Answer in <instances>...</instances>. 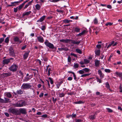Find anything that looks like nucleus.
Returning <instances> with one entry per match:
<instances>
[{
  "mask_svg": "<svg viewBox=\"0 0 122 122\" xmlns=\"http://www.w3.org/2000/svg\"><path fill=\"white\" fill-rule=\"evenodd\" d=\"M24 5L23 3L20 5L18 7V10H20L22 8Z\"/></svg>",
  "mask_w": 122,
  "mask_h": 122,
  "instance_id": "nucleus-33",
  "label": "nucleus"
},
{
  "mask_svg": "<svg viewBox=\"0 0 122 122\" xmlns=\"http://www.w3.org/2000/svg\"><path fill=\"white\" fill-rule=\"evenodd\" d=\"M4 95L9 98H10L12 97V95L10 92L5 93L4 94Z\"/></svg>",
  "mask_w": 122,
  "mask_h": 122,
  "instance_id": "nucleus-16",
  "label": "nucleus"
},
{
  "mask_svg": "<svg viewBox=\"0 0 122 122\" xmlns=\"http://www.w3.org/2000/svg\"><path fill=\"white\" fill-rule=\"evenodd\" d=\"M11 73L8 72V73H4L2 74V75L4 77H7L10 76L11 75Z\"/></svg>",
  "mask_w": 122,
  "mask_h": 122,
  "instance_id": "nucleus-13",
  "label": "nucleus"
},
{
  "mask_svg": "<svg viewBox=\"0 0 122 122\" xmlns=\"http://www.w3.org/2000/svg\"><path fill=\"white\" fill-rule=\"evenodd\" d=\"M22 88L24 89H27L30 88L31 86L30 83H24L22 85Z\"/></svg>",
  "mask_w": 122,
  "mask_h": 122,
  "instance_id": "nucleus-5",
  "label": "nucleus"
},
{
  "mask_svg": "<svg viewBox=\"0 0 122 122\" xmlns=\"http://www.w3.org/2000/svg\"><path fill=\"white\" fill-rule=\"evenodd\" d=\"M96 47L100 49L101 48V46L100 44L97 45L96 46Z\"/></svg>",
  "mask_w": 122,
  "mask_h": 122,
  "instance_id": "nucleus-60",
  "label": "nucleus"
},
{
  "mask_svg": "<svg viewBox=\"0 0 122 122\" xmlns=\"http://www.w3.org/2000/svg\"><path fill=\"white\" fill-rule=\"evenodd\" d=\"M4 99H5L4 101L5 103H10L11 102V100L8 98L5 97L4 98Z\"/></svg>",
  "mask_w": 122,
  "mask_h": 122,
  "instance_id": "nucleus-19",
  "label": "nucleus"
},
{
  "mask_svg": "<svg viewBox=\"0 0 122 122\" xmlns=\"http://www.w3.org/2000/svg\"><path fill=\"white\" fill-rule=\"evenodd\" d=\"M107 7L110 9H111L112 8V6L111 5H108L107 6Z\"/></svg>",
  "mask_w": 122,
  "mask_h": 122,
  "instance_id": "nucleus-64",
  "label": "nucleus"
},
{
  "mask_svg": "<svg viewBox=\"0 0 122 122\" xmlns=\"http://www.w3.org/2000/svg\"><path fill=\"white\" fill-rule=\"evenodd\" d=\"M31 13V11H29L27 12H25L23 13L22 15V17H24L25 16H28L30 15Z\"/></svg>",
  "mask_w": 122,
  "mask_h": 122,
  "instance_id": "nucleus-12",
  "label": "nucleus"
},
{
  "mask_svg": "<svg viewBox=\"0 0 122 122\" xmlns=\"http://www.w3.org/2000/svg\"><path fill=\"white\" fill-rule=\"evenodd\" d=\"M45 16H43L41 17L39 20H37V22H41L43 21L45 19Z\"/></svg>",
  "mask_w": 122,
  "mask_h": 122,
  "instance_id": "nucleus-25",
  "label": "nucleus"
},
{
  "mask_svg": "<svg viewBox=\"0 0 122 122\" xmlns=\"http://www.w3.org/2000/svg\"><path fill=\"white\" fill-rule=\"evenodd\" d=\"M59 97H64L65 95V94L63 93H59Z\"/></svg>",
  "mask_w": 122,
  "mask_h": 122,
  "instance_id": "nucleus-42",
  "label": "nucleus"
},
{
  "mask_svg": "<svg viewBox=\"0 0 122 122\" xmlns=\"http://www.w3.org/2000/svg\"><path fill=\"white\" fill-rule=\"evenodd\" d=\"M41 28L42 30H44L45 29V26L44 25H42Z\"/></svg>",
  "mask_w": 122,
  "mask_h": 122,
  "instance_id": "nucleus-53",
  "label": "nucleus"
},
{
  "mask_svg": "<svg viewBox=\"0 0 122 122\" xmlns=\"http://www.w3.org/2000/svg\"><path fill=\"white\" fill-rule=\"evenodd\" d=\"M5 102L4 100L1 98L0 97V103H5Z\"/></svg>",
  "mask_w": 122,
  "mask_h": 122,
  "instance_id": "nucleus-43",
  "label": "nucleus"
},
{
  "mask_svg": "<svg viewBox=\"0 0 122 122\" xmlns=\"http://www.w3.org/2000/svg\"><path fill=\"white\" fill-rule=\"evenodd\" d=\"M94 23V24H97L98 23V21L96 18H95L93 20Z\"/></svg>",
  "mask_w": 122,
  "mask_h": 122,
  "instance_id": "nucleus-41",
  "label": "nucleus"
},
{
  "mask_svg": "<svg viewBox=\"0 0 122 122\" xmlns=\"http://www.w3.org/2000/svg\"><path fill=\"white\" fill-rule=\"evenodd\" d=\"M49 79L50 81V83L51 84H53V82L51 78V77H49Z\"/></svg>",
  "mask_w": 122,
  "mask_h": 122,
  "instance_id": "nucleus-56",
  "label": "nucleus"
},
{
  "mask_svg": "<svg viewBox=\"0 0 122 122\" xmlns=\"http://www.w3.org/2000/svg\"><path fill=\"white\" fill-rule=\"evenodd\" d=\"M83 70L85 72H87L89 71L90 70L87 68H85L83 69Z\"/></svg>",
  "mask_w": 122,
  "mask_h": 122,
  "instance_id": "nucleus-40",
  "label": "nucleus"
},
{
  "mask_svg": "<svg viewBox=\"0 0 122 122\" xmlns=\"http://www.w3.org/2000/svg\"><path fill=\"white\" fill-rule=\"evenodd\" d=\"M36 62L37 63H39L40 65H41V61L37 59L36 60Z\"/></svg>",
  "mask_w": 122,
  "mask_h": 122,
  "instance_id": "nucleus-50",
  "label": "nucleus"
},
{
  "mask_svg": "<svg viewBox=\"0 0 122 122\" xmlns=\"http://www.w3.org/2000/svg\"><path fill=\"white\" fill-rule=\"evenodd\" d=\"M90 75V74H85L82 75L81 77H85L87 76H88Z\"/></svg>",
  "mask_w": 122,
  "mask_h": 122,
  "instance_id": "nucleus-47",
  "label": "nucleus"
},
{
  "mask_svg": "<svg viewBox=\"0 0 122 122\" xmlns=\"http://www.w3.org/2000/svg\"><path fill=\"white\" fill-rule=\"evenodd\" d=\"M80 29L77 27H75L74 29L75 31L76 32H79L80 31Z\"/></svg>",
  "mask_w": 122,
  "mask_h": 122,
  "instance_id": "nucleus-36",
  "label": "nucleus"
},
{
  "mask_svg": "<svg viewBox=\"0 0 122 122\" xmlns=\"http://www.w3.org/2000/svg\"><path fill=\"white\" fill-rule=\"evenodd\" d=\"M70 55H71L74 56L75 57H77V55L73 53H71Z\"/></svg>",
  "mask_w": 122,
  "mask_h": 122,
  "instance_id": "nucleus-62",
  "label": "nucleus"
},
{
  "mask_svg": "<svg viewBox=\"0 0 122 122\" xmlns=\"http://www.w3.org/2000/svg\"><path fill=\"white\" fill-rule=\"evenodd\" d=\"M33 1V0H32L31 1L29 2L27 4H26L25 6V7H24V9H25L28 7L32 3Z\"/></svg>",
  "mask_w": 122,
  "mask_h": 122,
  "instance_id": "nucleus-18",
  "label": "nucleus"
},
{
  "mask_svg": "<svg viewBox=\"0 0 122 122\" xmlns=\"http://www.w3.org/2000/svg\"><path fill=\"white\" fill-rule=\"evenodd\" d=\"M115 74L116 75L118 76L122 79V73L116 71L115 72Z\"/></svg>",
  "mask_w": 122,
  "mask_h": 122,
  "instance_id": "nucleus-20",
  "label": "nucleus"
},
{
  "mask_svg": "<svg viewBox=\"0 0 122 122\" xmlns=\"http://www.w3.org/2000/svg\"><path fill=\"white\" fill-rule=\"evenodd\" d=\"M82 120L81 119H76L75 120V122H81Z\"/></svg>",
  "mask_w": 122,
  "mask_h": 122,
  "instance_id": "nucleus-58",
  "label": "nucleus"
},
{
  "mask_svg": "<svg viewBox=\"0 0 122 122\" xmlns=\"http://www.w3.org/2000/svg\"><path fill=\"white\" fill-rule=\"evenodd\" d=\"M106 87L107 89H109L110 88V86L108 82H106L105 83Z\"/></svg>",
  "mask_w": 122,
  "mask_h": 122,
  "instance_id": "nucleus-35",
  "label": "nucleus"
},
{
  "mask_svg": "<svg viewBox=\"0 0 122 122\" xmlns=\"http://www.w3.org/2000/svg\"><path fill=\"white\" fill-rule=\"evenodd\" d=\"M12 105L15 107H21L25 106L26 105L25 102L20 101L16 103L13 104Z\"/></svg>",
  "mask_w": 122,
  "mask_h": 122,
  "instance_id": "nucleus-2",
  "label": "nucleus"
},
{
  "mask_svg": "<svg viewBox=\"0 0 122 122\" xmlns=\"http://www.w3.org/2000/svg\"><path fill=\"white\" fill-rule=\"evenodd\" d=\"M114 43V41H113L112 42H110L109 44L108 45L107 47V48H108L110 47L112 45H113Z\"/></svg>",
  "mask_w": 122,
  "mask_h": 122,
  "instance_id": "nucleus-30",
  "label": "nucleus"
},
{
  "mask_svg": "<svg viewBox=\"0 0 122 122\" xmlns=\"http://www.w3.org/2000/svg\"><path fill=\"white\" fill-rule=\"evenodd\" d=\"M100 63V61L98 60H96L95 61V65L96 66H98Z\"/></svg>",
  "mask_w": 122,
  "mask_h": 122,
  "instance_id": "nucleus-21",
  "label": "nucleus"
},
{
  "mask_svg": "<svg viewBox=\"0 0 122 122\" xmlns=\"http://www.w3.org/2000/svg\"><path fill=\"white\" fill-rule=\"evenodd\" d=\"M30 52V51L25 52L23 55V57L24 59H26L28 58L29 53Z\"/></svg>",
  "mask_w": 122,
  "mask_h": 122,
  "instance_id": "nucleus-9",
  "label": "nucleus"
},
{
  "mask_svg": "<svg viewBox=\"0 0 122 122\" xmlns=\"http://www.w3.org/2000/svg\"><path fill=\"white\" fill-rule=\"evenodd\" d=\"M95 54L99 56L100 55V50H97L95 51Z\"/></svg>",
  "mask_w": 122,
  "mask_h": 122,
  "instance_id": "nucleus-31",
  "label": "nucleus"
},
{
  "mask_svg": "<svg viewBox=\"0 0 122 122\" xmlns=\"http://www.w3.org/2000/svg\"><path fill=\"white\" fill-rule=\"evenodd\" d=\"M16 93L17 94L20 95L23 93V91L22 90H19L17 91Z\"/></svg>",
  "mask_w": 122,
  "mask_h": 122,
  "instance_id": "nucleus-26",
  "label": "nucleus"
},
{
  "mask_svg": "<svg viewBox=\"0 0 122 122\" xmlns=\"http://www.w3.org/2000/svg\"><path fill=\"white\" fill-rule=\"evenodd\" d=\"M58 50L60 51H62L63 50H65L66 51H67L69 50V49L68 48H58Z\"/></svg>",
  "mask_w": 122,
  "mask_h": 122,
  "instance_id": "nucleus-24",
  "label": "nucleus"
},
{
  "mask_svg": "<svg viewBox=\"0 0 122 122\" xmlns=\"http://www.w3.org/2000/svg\"><path fill=\"white\" fill-rule=\"evenodd\" d=\"M18 7H17L16 8H14V11L15 12H16L17 11V9Z\"/></svg>",
  "mask_w": 122,
  "mask_h": 122,
  "instance_id": "nucleus-63",
  "label": "nucleus"
},
{
  "mask_svg": "<svg viewBox=\"0 0 122 122\" xmlns=\"http://www.w3.org/2000/svg\"><path fill=\"white\" fill-rule=\"evenodd\" d=\"M104 71L106 72L110 73L111 72V70L109 69H105Z\"/></svg>",
  "mask_w": 122,
  "mask_h": 122,
  "instance_id": "nucleus-48",
  "label": "nucleus"
},
{
  "mask_svg": "<svg viewBox=\"0 0 122 122\" xmlns=\"http://www.w3.org/2000/svg\"><path fill=\"white\" fill-rule=\"evenodd\" d=\"M38 41L41 43H43L44 42V40L42 37L41 36H39L37 37Z\"/></svg>",
  "mask_w": 122,
  "mask_h": 122,
  "instance_id": "nucleus-14",
  "label": "nucleus"
},
{
  "mask_svg": "<svg viewBox=\"0 0 122 122\" xmlns=\"http://www.w3.org/2000/svg\"><path fill=\"white\" fill-rule=\"evenodd\" d=\"M48 42V41L46 40V46L52 49L54 48H55L53 44L50 42Z\"/></svg>",
  "mask_w": 122,
  "mask_h": 122,
  "instance_id": "nucleus-8",
  "label": "nucleus"
},
{
  "mask_svg": "<svg viewBox=\"0 0 122 122\" xmlns=\"http://www.w3.org/2000/svg\"><path fill=\"white\" fill-rule=\"evenodd\" d=\"M95 117L96 116L94 115H92L89 116V118L91 120H93L95 118Z\"/></svg>",
  "mask_w": 122,
  "mask_h": 122,
  "instance_id": "nucleus-28",
  "label": "nucleus"
},
{
  "mask_svg": "<svg viewBox=\"0 0 122 122\" xmlns=\"http://www.w3.org/2000/svg\"><path fill=\"white\" fill-rule=\"evenodd\" d=\"M47 70L48 72L47 75L48 76H49L50 75V73H51L52 72L51 69L50 68H49L48 70Z\"/></svg>",
  "mask_w": 122,
  "mask_h": 122,
  "instance_id": "nucleus-32",
  "label": "nucleus"
},
{
  "mask_svg": "<svg viewBox=\"0 0 122 122\" xmlns=\"http://www.w3.org/2000/svg\"><path fill=\"white\" fill-rule=\"evenodd\" d=\"M57 12H58L61 13V14H63L64 12V11L63 10H57Z\"/></svg>",
  "mask_w": 122,
  "mask_h": 122,
  "instance_id": "nucleus-55",
  "label": "nucleus"
},
{
  "mask_svg": "<svg viewBox=\"0 0 122 122\" xmlns=\"http://www.w3.org/2000/svg\"><path fill=\"white\" fill-rule=\"evenodd\" d=\"M35 7L36 10H39L41 8V6L40 5L38 4H37L35 5Z\"/></svg>",
  "mask_w": 122,
  "mask_h": 122,
  "instance_id": "nucleus-29",
  "label": "nucleus"
},
{
  "mask_svg": "<svg viewBox=\"0 0 122 122\" xmlns=\"http://www.w3.org/2000/svg\"><path fill=\"white\" fill-rule=\"evenodd\" d=\"M68 73H71L73 75V76L74 77V79L76 81H77L76 80L77 78L76 77V76L75 73L74 72L70 71H68Z\"/></svg>",
  "mask_w": 122,
  "mask_h": 122,
  "instance_id": "nucleus-23",
  "label": "nucleus"
},
{
  "mask_svg": "<svg viewBox=\"0 0 122 122\" xmlns=\"http://www.w3.org/2000/svg\"><path fill=\"white\" fill-rule=\"evenodd\" d=\"M79 73L80 74H82L84 73V71L83 70H81L78 71Z\"/></svg>",
  "mask_w": 122,
  "mask_h": 122,
  "instance_id": "nucleus-46",
  "label": "nucleus"
},
{
  "mask_svg": "<svg viewBox=\"0 0 122 122\" xmlns=\"http://www.w3.org/2000/svg\"><path fill=\"white\" fill-rule=\"evenodd\" d=\"M63 82V81L62 80L61 81H60L58 82L56 85L57 88H59L61 84Z\"/></svg>",
  "mask_w": 122,
  "mask_h": 122,
  "instance_id": "nucleus-22",
  "label": "nucleus"
},
{
  "mask_svg": "<svg viewBox=\"0 0 122 122\" xmlns=\"http://www.w3.org/2000/svg\"><path fill=\"white\" fill-rule=\"evenodd\" d=\"M107 110V111L109 112H113V110L109 108H106Z\"/></svg>",
  "mask_w": 122,
  "mask_h": 122,
  "instance_id": "nucleus-49",
  "label": "nucleus"
},
{
  "mask_svg": "<svg viewBox=\"0 0 122 122\" xmlns=\"http://www.w3.org/2000/svg\"><path fill=\"white\" fill-rule=\"evenodd\" d=\"M84 64H86L88 63L89 62V61L86 59H84Z\"/></svg>",
  "mask_w": 122,
  "mask_h": 122,
  "instance_id": "nucleus-37",
  "label": "nucleus"
},
{
  "mask_svg": "<svg viewBox=\"0 0 122 122\" xmlns=\"http://www.w3.org/2000/svg\"><path fill=\"white\" fill-rule=\"evenodd\" d=\"M9 37H7L5 39V42L6 43H8L9 42Z\"/></svg>",
  "mask_w": 122,
  "mask_h": 122,
  "instance_id": "nucleus-45",
  "label": "nucleus"
},
{
  "mask_svg": "<svg viewBox=\"0 0 122 122\" xmlns=\"http://www.w3.org/2000/svg\"><path fill=\"white\" fill-rule=\"evenodd\" d=\"M10 62V61L8 59H4L3 61V64L4 65L8 64Z\"/></svg>",
  "mask_w": 122,
  "mask_h": 122,
  "instance_id": "nucleus-15",
  "label": "nucleus"
},
{
  "mask_svg": "<svg viewBox=\"0 0 122 122\" xmlns=\"http://www.w3.org/2000/svg\"><path fill=\"white\" fill-rule=\"evenodd\" d=\"M19 74L20 76H23V73L21 71H19Z\"/></svg>",
  "mask_w": 122,
  "mask_h": 122,
  "instance_id": "nucleus-44",
  "label": "nucleus"
},
{
  "mask_svg": "<svg viewBox=\"0 0 122 122\" xmlns=\"http://www.w3.org/2000/svg\"><path fill=\"white\" fill-rule=\"evenodd\" d=\"M63 22L65 23H69V20L67 19H65L63 20Z\"/></svg>",
  "mask_w": 122,
  "mask_h": 122,
  "instance_id": "nucleus-51",
  "label": "nucleus"
},
{
  "mask_svg": "<svg viewBox=\"0 0 122 122\" xmlns=\"http://www.w3.org/2000/svg\"><path fill=\"white\" fill-rule=\"evenodd\" d=\"M32 75H31L28 77H25L24 78V79L23 81V82H27L32 77Z\"/></svg>",
  "mask_w": 122,
  "mask_h": 122,
  "instance_id": "nucleus-11",
  "label": "nucleus"
},
{
  "mask_svg": "<svg viewBox=\"0 0 122 122\" xmlns=\"http://www.w3.org/2000/svg\"><path fill=\"white\" fill-rule=\"evenodd\" d=\"M71 61V58L70 56H69L68 58V61L69 62H70Z\"/></svg>",
  "mask_w": 122,
  "mask_h": 122,
  "instance_id": "nucleus-61",
  "label": "nucleus"
},
{
  "mask_svg": "<svg viewBox=\"0 0 122 122\" xmlns=\"http://www.w3.org/2000/svg\"><path fill=\"white\" fill-rule=\"evenodd\" d=\"M75 50L76 51L77 53L80 54H82V51L78 49H76Z\"/></svg>",
  "mask_w": 122,
  "mask_h": 122,
  "instance_id": "nucleus-34",
  "label": "nucleus"
},
{
  "mask_svg": "<svg viewBox=\"0 0 122 122\" xmlns=\"http://www.w3.org/2000/svg\"><path fill=\"white\" fill-rule=\"evenodd\" d=\"M20 112L22 114H25L26 113V110L24 108L20 109L19 110Z\"/></svg>",
  "mask_w": 122,
  "mask_h": 122,
  "instance_id": "nucleus-17",
  "label": "nucleus"
},
{
  "mask_svg": "<svg viewBox=\"0 0 122 122\" xmlns=\"http://www.w3.org/2000/svg\"><path fill=\"white\" fill-rule=\"evenodd\" d=\"M60 41L61 42L66 43H68L69 42L71 41V43L73 44L77 45H79L81 41H77L69 39H66L65 40L62 39L60 40Z\"/></svg>",
  "mask_w": 122,
  "mask_h": 122,
  "instance_id": "nucleus-1",
  "label": "nucleus"
},
{
  "mask_svg": "<svg viewBox=\"0 0 122 122\" xmlns=\"http://www.w3.org/2000/svg\"><path fill=\"white\" fill-rule=\"evenodd\" d=\"M83 102L82 101H78L76 102H75V103L77 104H81L82 103H83Z\"/></svg>",
  "mask_w": 122,
  "mask_h": 122,
  "instance_id": "nucleus-54",
  "label": "nucleus"
},
{
  "mask_svg": "<svg viewBox=\"0 0 122 122\" xmlns=\"http://www.w3.org/2000/svg\"><path fill=\"white\" fill-rule=\"evenodd\" d=\"M9 55L10 56L15 57V56L14 53V50L13 48L10 47L9 48Z\"/></svg>",
  "mask_w": 122,
  "mask_h": 122,
  "instance_id": "nucleus-7",
  "label": "nucleus"
},
{
  "mask_svg": "<svg viewBox=\"0 0 122 122\" xmlns=\"http://www.w3.org/2000/svg\"><path fill=\"white\" fill-rule=\"evenodd\" d=\"M86 30H84L83 31L81 32L79 34L77 35L76 36H81L82 35H83L85 32Z\"/></svg>",
  "mask_w": 122,
  "mask_h": 122,
  "instance_id": "nucleus-27",
  "label": "nucleus"
},
{
  "mask_svg": "<svg viewBox=\"0 0 122 122\" xmlns=\"http://www.w3.org/2000/svg\"><path fill=\"white\" fill-rule=\"evenodd\" d=\"M113 23L111 22H109L105 24V25L106 26H107L108 25H112Z\"/></svg>",
  "mask_w": 122,
  "mask_h": 122,
  "instance_id": "nucleus-52",
  "label": "nucleus"
},
{
  "mask_svg": "<svg viewBox=\"0 0 122 122\" xmlns=\"http://www.w3.org/2000/svg\"><path fill=\"white\" fill-rule=\"evenodd\" d=\"M96 79L97 80V82H99V83H101L102 82V79H101L100 78V79L98 77H96Z\"/></svg>",
  "mask_w": 122,
  "mask_h": 122,
  "instance_id": "nucleus-39",
  "label": "nucleus"
},
{
  "mask_svg": "<svg viewBox=\"0 0 122 122\" xmlns=\"http://www.w3.org/2000/svg\"><path fill=\"white\" fill-rule=\"evenodd\" d=\"M79 66V65L77 63H74L73 66L74 69H76Z\"/></svg>",
  "mask_w": 122,
  "mask_h": 122,
  "instance_id": "nucleus-38",
  "label": "nucleus"
},
{
  "mask_svg": "<svg viewBox=\"0 0 122 122\" xmlns=\"http://www.w3.org/2000/svg\"><path fill=\"white\" fill-rule=\"evenodd\" d=\"M98 73L99 75L100 78L101 79H102L104 76V74L102 72V71L100 70L98 71Z\"/></svg>",
  "mask_w": 122,
  "mask_h": 122,
  "instance_id": "nucleus-10",
  "label": "nucleus"
},
{
  "mask_svg": "<svg viewBox=\"0 0 122 122\" xmlns=\"http://www.w3.org/2000/svg\"><path fill=\"white\" fill-rule=\"evenodd\" d=\"M52 99H53V102L54 103H55L56 102V100H57V99L56 98L54 99V98L53 97H52Z\"/></svg>",
  "mask_w": 122,
  "mask_h": 122,
  "instance_id": "nucleus-59",
  "label": "nucleus"
},
{
  "mask_svg": "<svg viewBox=\"0 0 122 122\" xmlns=\"http://www.w3.org/2000/svg\"><path fill=\"white\" fill-rule=\"evenodd\" d=\"M9 112L10 113L15 115H19V113L18 110L13 108H10L8 110Z\"/></svg>",
  "mask_w": 122,
  "mask_h": 122,
  "instance_id": "nucleus-4",
  "label": "nucleus"
},
{
  "mask_svg": "<svg viewBox=\"0 0 122 122\" xmlns=\"http://www.w3.org/2000/svg\"><path fill=\"white\" fill-rule=\"evenodd\" d=\"M18 68V65L14 63L9 68V69L11 71L15 72L17 70Z\"/></svg>",
  "mask_w": 122,
  "mask_h": 122,
  "instance_id": "nucleus-3",
  "label": "nucleus"
},
{
  "mask_svg": "<svg viewBox=\"0 0 122 122\" xmlns=\"http://www.w3.org/2000/svg\"><path fill=\"white\" fill-rule=\"evenodd\" d=\"M70 116L72 118H73L75 117L76 116V115L75 114H73Z\"/></svg>",
  "mask_w": 122,
  "mask_h": 122,
  "instance_id": "nucleus-57",
  "label": "nucleus"
},
{
  "mask_svg": "<svg viewBox=\"0 0 122 122\" xmlns=\"http://www.w3.org/2000/svg\"><path fill=\"white\" fill-rule=\"evenodd\" d=\"M13 40L15 42L18 43L19 44H20L22 42V41L20 40L19 38L17 36L14 37Z\"/></svg>",
  "mask_w": 122,
  "mask_h": 122,
  "instance_id": "nucleus-6",
  "label": "nucleus"
}]
</instances>
